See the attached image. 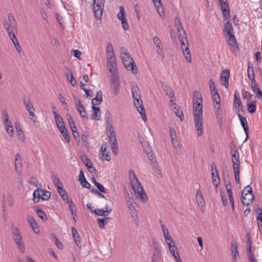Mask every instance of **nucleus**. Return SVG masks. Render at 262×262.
<instances>
[{"label": "nucleus", "mask_w": 262, "mask_h": 262, "mask_svg": "<svg viewBox=\"0 0 262 262\" xmlns=\"http://www.w3.org/2000/svg\"><path fill=\"white\" fill-rule=\"evenodd\" d=\"M113 56H115L113 47L111 42H108L106 49V57Z\"/></svg>", "instance_id": "33"}, {"label": "nucleus", "mask_w": 262, "mask_h": 262, "mask_svg": "<svg viewBox=\"0 0 262 262\" xmlns=\"http://www.w3.org/2000/svg\"><path fill=\"white\" fill-rule=\"evenodd\" d=\"M11 233L12 238L17 248L21 253H24L25 252V247L19 230L17 227L13 226L11 229Z\"/></svg>", "instance_id": "6"}, {"label": "nucleus", "mask_w": 262, "mask_h": 262, "mask_svg": "<svg viewBox=\"0 0 262 262\" xmlns=\"http://www.w3.org/2000/svg\"><path fill=\"white\" fill-rule=\"evenodd\" d=\"M159 223L161 227L162 233L166 243L173 240L170 236L168 229L164 224V222L162 220L159 221Z\"/></svg>", "instance_id": "18"}, {"label": "nucleus", "mask_w": 262, "mask_h": 262, "mask_svg": "<svg viewBox=\"0 0 262 262\" xmlns=\"http://www.w3.org/2000/svg\"><path fill=\"white\" fill-rule=\"evenodd\" d=\"M69 209L72 215H75V213L76 212V206L73 203V202H70L69 204Z\"/></svg>", "instance_id": "60"}, {"label": "nucleus", "mask_w": 262, "mask_h": 262, "mask_svg": "<svg viewBox=\"0 0 262 262\" xmlns=\"http://www.w3.org/2000/svg\"><path fill=\"white\" fill-rule=\"evenodd\" d=\"M176 28L177 30L178 35L180 37L182 35V33H185L184 30L183 29V28L181 25H177V27H176Z\"/></svg>", "instance_id": "62"}, {"label": "nucleus", "mask_w": 262, "mask_h": 262, "mask_svg": "<svg viewBox=\"0 0 262 262\" xmlns=\"http://www.w3.org/2000/svg\"><path fill=\"white\" fill-rule=\"evenodd\" d=\"M257 103L256 100L253 101L251 103L247 104V110L248 112L253 114L256 112Z\"/></svg>", "instance_id": "35"}, {"label": "nucleus", "mask_w": 262, "mask_h": 262, "mask_svg": "<svg viewBox=\"0 0 262 262\" xmlns=\"http://www.w3.org/2000/svg\"><path fill=\"white\" fill-rule=\"evenodd\" d=\"M53 113L55 116V122L57 127L64 124L62 118L59 115L57 114L55 111H53Z\"/></svg>", "instance_id": "37"}, {"label": "nucleus", "mask_w": 262, "mask_h": 262, "mask_svg": "<svg viewBox=\"0 0 262 262\" xmlns=\"http://www.w3.org/2000/svg\"><path fill=\"white\" fill-rule=\"evenodd\" d=\"M169 133L171 140L178 139L177 134L174 128L170 127L169 128Z\"/></svg>", "instance_id": "58"}, {"label": "nucleus", "mask_w": 262, "mask_h": 262, "mask_svg": "<svg viewBox=\"0 0 262 262\" xmlns=\"http://www.w3.org/2000/svg\"><path fill=\"white\" fill-rule=\"evenodd\" d=\"M215 107L216 108L215 112L216 117L217 120L221 121L222 120V112L221 110V104L215 105Z\"/></svg>", "instance_id": "42"}, {"label": "nucleus", "mask_w": 262, "mask_h": 262, "mask_svg": "<svg viewBox=\"0 0 262 262\" xmlns=\"http://www.w3.org/2000/svg\"><path fill=\"white\" fill-rule=\"evenodd\" d=\"M230 76V71L229 70H223L220 75L221 82L222 85L227 88L229 86V79Z\"/></svg>", "instance_id": "19"}, {"label": "nucleus", "mask_w": 262, "mask_h": 262, "mask_svg": "<svg viewBox=\"0 0 262 262\" xmlns=\"http://www.w3.org/2000/svg\"><path fill=\"white\" fill-rule=\"evenodd\" d=\"M131 89L132 96L134 99V103L137 110L141 115V116L144 122L147 120L145 111L141 99V92L136 82H132L131 83Z\"/></svg>", "instance_id": "3"}, {"label": "nucleus", "mask_w": 262, "mask_h": 262, "mask_svg": "<svg viewBox=\"0 0 262 262\" xmlns=\"http://www.w3.org/2000/svg\"><path fill=\"white\" fill-rule=\"evenodd\" d=\"M193 115L194 122L198 136H202L204 134L203 119V99L201 93L195 91L193 93Z\"/></svg>", "instance_id": "1"}, {"label": "nucleus", "mask_w": 262, "mask_h": 262, "mask_svg": "<svg viewBox=\"0 0 262 262\" xmlns=\"http://www.w3.org/2000/svg\"><path fill=\"white\" fill-rule=\"evenodd\" d=\"M58 96L60 101L61 102L62 104L64 105V108L68 110L69 106L66 101L64 96L61 94H59L58 95Z\"/></svg>", "instance_id": "54"}, {"label": "nucleus", "mask_w": 262, "mask_h": 262, "mask_svg": "<svg viewBox=\"0 0 262 262\" xmlns=\"http://www.w3.org/2000/svg\"><path fill=\"white\" fill-rule=\"evenodd\" d=\"M195 200L198 207L201 209H204L205 206V201L203 193L200 189H198L195 195Z\"/></svg>", "instance_id": "20"}, {"label": "nucleus", "mask_w": 262, "mask_h": 262, "mask_svg": "<svg viewBox=\"0 0 262 262\" xmlns=\"http://www.w3.org/2000/svg\"><path fill=\"white\" fill-rule=\"evenodd\" d=\"M127 205L129 210V213L131 216L134 223L136 225H139V219L137 211L135 206H134L130 201H127Z\"/></svg>", "instance_id": "15"}, {"label": "nucleus", "mask_w": 262, "mask_h": 262, "mask_svg": "<svg viewBox=\"0 0 262 262\" xmlns=\"http://www.w3.org/2000/svg\"><path fill=\"white\" fill-rule=\"evenodd\" d=\"M107 60V66L108 71L111 75H119L117 70L116 56L106 57Z\"/></svg>", "instance_id": "11"}, {"label": "nucleus", "mask_w": 262, "mask_h": 262, "mask_svg": "<svg viewBox=\"0 0 262 262\" xmlns=\"http://www.w3.org/2000/svg\"><path fill=\"white\" fill-rule=\"evenodd\" d=\"M81 159L85 165L88 167V169L92 168L93 164L86 155H82L81 156Z\"/></svg>", "instance_id": "36"}, {"label": "nucleus", "mask_w": 262, "mask_h": 262, "mask_svg": "<svg viewBox=\"0 0 262 262\" xmlns=\"http://www.w3.org/2000/svg\"><path fill=\"white\" fill-rule=\"evenodd\" d=\"M14 125L18 139L21 142H24L25 139V136L19 125L17 123H15Z\"/></svg>", "instance_id": "29"}, {"label": "nucleus", "mask_w": 262, "mask_h": 262, "mask_svg": "<svg viewBox=\"0 0 262 262\" xmlns=\"http://www.w3.org/2000/svg\"><path fill=\"white\" fill-rule=\"evenodd\" d=\"M179 39L181 45V48L183 51L185 58L188 62L191 63L192 61L191 56L189 51L187 39L185 37L180 38V37Z\"/></svg>", "instance_id": "10"}, {"label": "nucleus", "mask_w": 262, "mask_h": 262, "mask_svg": "<svg viewBox=\"0 0 262 262\" xmlns=\"http://www.w3.org/2000/svg\"><path fill=\"white\" fill-rule=\"evenodd\" d=\"M172 141V144L177 151H179L181 149V145L178 139H174Z\"/></svg>", "instance_id": "55"}, {"label": "nucleus", "mask_w": 262, "mask_h": 262, "mask_svg": "<svg viewBox=\"0 0 262 262\" xmlns=\"http://www.w3.org/2000/svg\"><path fill=\"white\" fill-rule=\"evenodd\" d=\"M3 205H8L9 207H12L14 205L13 199L9 193L4 195L3 198Z\"/></svg>", "instance_id": "27"}, {"label": "nucleus", "mask_w": 262, "mask_h": 262, "mask_svg": "<svg viewBox=\"0 0 262 262\" xmlns=\"http://www.w3.org/2000/svg\"><path fill=\"white\" fill-rule=\"evenodd\" d=\"M129 178L130 183L133 189L134 190L135 195L142 202L145 203L148 201V196L144 190L142 185L138 180L135 173L132 169L129 170Z\"/></svg>", "instance_id": "2"}, {"label": "nucleus", "mask_w": 262, "mask_h": 262, "mask_svg": "<svg viewBox=\"0 0 262 262\" xmlns=\"http://www.w3.org/2000/svg\"><path fill=\"white\" fill-rule=\"evenodd\" d=\"M67 117L72 130L74 131V129H77L74 121L71 115L70 114H68L67 115Z\"/></svg>", "instance_id": "44"}, {"label": "nucleus", "mask_w": 262, "mask_h": 262, "mask_svg": "<svg viewBox=\"0 0 262 262\" xmlns=\"http://www.w3.org/2000/svg\"><path fill=\"white\" fill-rule=\"evenodd\" d=\"M238 117L239 119L241 125L242 127H243V129L245 132L246 134H247V132L249 130V127L248 125L247 120L246 117H243L241 114H238Z\"/></svg>", "instance_id": "28"}, {"label": "nucleus", "mask_w": 262, "mask_h": 262, "mask_svg": "<svg viewBox=\"0 0 262 262\" xmlns=\"http://www.w3.org/2000/svg\"><path fill=\"white\" fill-rule=\"evenodd\" d=\"M221 9L223 16L225 20H229L230 18L229 6L227 2H223L221 3Z\"/></svg>", "instance_id": "21"}, {"label": "nucleus", "mask_w": 262, "mask_h": 262, "mask_svg": "<svg viewBox=\"0 0 262 262\" xmlns=\"http://www.w3.org/2000/svg\"><path fill=\"white\" fill-rule=\"evenodd\" d=\"M231 251L233 262H237V257L239 255L238 251V246L236 242H233L231 244Z\"/></svg>", "instance_id": "25"}, {"label": "nucleus", "mask_w": 262, "mask_h": 262, "mask_svg": "<svg viewBox=\"0 0 262 262\" xmlns=\"http://www.w3.org/2000/svg\"><path fill=\"white\" fill-rule=\"evenodd\" d=\"M112 211V209H108L106 208V209H101L98 210H94V213L99 216H105L108 214Z\"/></svg>", "instance_id": "34"}, {"label": "nucleus", "mask_w": 262, "mask_h": 262, "mask_svg": "<svg viewBox=\"0 0 262 262\" xmlns=\"http://www.w3.org/2000/svg\"><path fill=\"white\" fill-rule=\"evenodd\" d=\"M210 90L211 91V93L217 92L216 87L215 86L214 82L212 79H210L209 81Z\"/></svg>", "instance_id": "56"}, {"label": "nucleus", "mask_w": 262, "mask_h": 262, "mask_svg": "<svg viewBox=\"0 0 262 262\" xmlns=\"http://www.w3.org/2000/svg\"><path fill=\"white\" fill-rule=\"evenodd\" d=\"M228 43L231 47L230 49L232 52H235L238 49V46L234 35H229Z\"/></svg>", "instance_id": "24"}, {"label": "nucleus", "mask_w": 262, "mask_h": 262, "mask_svg": "<svg viewBox=\"0 0 262 262\" xmlns=\"http://www.w3.org/2000/svg\"><path fill=\"white\" fill-rule=\"evenodd\" d=\"M225 31L227 32V34L229 36L230 35H233V28L231 24L229 21H227L225 24Z\"/></svg>", "instance_id": "38"}, {"label": "nucleus", "mask_w": 262, "mask_h": 262, "mask_svg": "<svg viewBox=\"0 0 262 262\" xmlns=\"http://www.w3.org/2000/svg\"><path fill=\"white\" fill-rule=\"evenodd\" d=\"M27 221L33 231L35 233H38L39 232V228L37 223L34 218L31 216L28 215L27 216Z\"/></svg>", "instance_id": "26"}, {"label": "nucleus", "mask_w": 262, "mask_h": 262, "mask_svg": "<svg viewBox=\"0 0 262 262\" xmlns=\"http://www.w3.org/2000/svg\"><path fill=\"white\" fill-rule=\"evenodd\" d=\"M108 142L110 144L117 143V139L116 138L115 133L110 134V135L108 136Z\"/></svg>", "instance_id": "57"}, {"label": "nucleus", "mask_w": 262, "mask_h": 262, "mask_svg": "<svg viewBox=\"0 0 262 262\" xmlns=\"http://www.w3.org/2000/svg\"><path fill=\"white\" fill-rule=\"evenodd\" d=\"M75 105L76 110L80 114L81 117L83 119L87 120L88 119V115L83 105L81 103L79 99L76 97H74Z\"/></svg>", "instance_id": "14"}, {"label": "nucleus", "mask_w": 262, "mask_h": 262, "mask_svg": "<svg viewBox=\"0 0 262 262\" xmlns=\"http://www.w3.org/2000/svg\"><path fill=\"white\" fill-rule=\"evenodd\" d=\"M104 2V0H94L93 10L95 16L97 19H100L102 18Z\"/></svg>", "instance_id": "9"}, {"label": "nucleus", "mask_w": 262, "mask_h": 262, "mask_svg": "<svg viewBox=\"0 0 262 262\" xmlns=\"http://www.w3.org/2000/svg\"><path fill=\"white\" fill-rule=\"evenodd\" d=\"M81 185L86 188L91 187V184L86 181V179L80 181Z\"/></svg>", "instance_id": "64"}, {"label": "nucleus", "mask_w": 262, "mask_h": 262, "mask_svg": "<svg viewBox=\"0 0 262 262\" xmlns=\"http://www.w3.org/2000/svg\"><path fill=\"white\" fill-rule=\"evenodd\" d=\"M164 90L166 94L170 98L174 97V92L172 89L168 86L165 85L164 87Z\"/></svg>", "instance_id": "50"}, {"label": "nucleus", "mask_w": 262, "mask_h": 262, "mask_svg": "<svg viewBox=\"0 0 262 262\" xmlns=\"http://www.w3.org/2000/svg\"><path fill=\"white\" fill-rule=\"evenodd\" d=\"M4 126L8 135L12 137L13 135V126L11 121L4 123Z\"/></svg>", "instance_id": "32"}, {"label": "nucleus", "mask_w": 262, "mask_h": 262, "mask_svg": "<svg viewBox=\"0 0 262 262\" xmlns=\"http://www.w3.org/2000/svg\"><path fill=\"white\" fill-rule=\"evenodd\" d=\"M169 249V251L173 256L177 262H183L180 257L178 248L176 246V243L173 240L166 243Z\"/></svg>", "instance_id": "13"}, {"label": "nucleus", "mask_w": 262, "mask_h": 262, "mask_svg": "<svg viewBox=\"0 0 262 262\" xmlns=\"http://www.w3.org/2000/svg\"><path fill=\"white\" fill-rule=\"evenodd\" d=\"M248 254L249 255V261L250 262H257L255 259V256L254 254L252 253L251 248L250 247L248 252Z\"/></svg>", "instance_id": "59"}, {"label": "nucleus", "mask_w": 262, "mask_h": 262, "mask_svg": "<svg viewBox=\"0 0 262 262\" xmlns=\"http://www.w3.org/2000/svg\"><path fill=\"white\" fill-rule=\"evenodd\" d=\"M254 199L252 188L250 185L246 186L242 192V202L244 205L248 206L252 204Z\"/></svg>", "instance_id": "7"}, {"label": "nucleus", "mask_w": 262, "mask_h": 262, "mask_svg": "<svg viewBox=\"0 0 262 262\" xmlns=\"http://www.w3.org/2000/svg\"><path fill=\"white\" fill-rule=\"evenodd\" d=\"M233 168L234 171V174L235 177V179L236 183L237 184L240 183V179H239V169H240V165H239V161L233 162Z\"/></svg>", "instance_id": "22"}, {"label": "nucleus", "mask_w": 262, "mask_h": 262, "mask_svg": "<svg viewBox=\"0 0 262 262\" xmlns=\"http://www.w3.org/2000/svg\"><path fill=\"white\" fill-rule=\"evenodd\" d=\"M238 92L237 90H235L234 92V100L233 105L234 107L236 108H239L242 107V102L239 99L238 95Z\"/></svg>", "instance_id": "31"}, {"label": "nucleus", "mask_w": 262, "mask_h": 262, "mask_svg": "<svg viewBox=\"0 0 262 262\" xmlns=\"http://www.w3.org/2000/svg\"><path fill=\"white\" fill-rule=\"evenodd\" d=\"M212 97L214 103H215L216 105L221 104L220 97L218 92L211 93Z\"/></svg>", "instance_id": "45"}, {"label": "nucleus", "mask_w": 262, "mask_h": 262, "mask_svg": "<svg viewBox=\"0 0 262 262\" xmlns=\"http://www.w3.org/2000/svg\"><path fill=\"white\" fill-rule=\"evenodd\" d=\"M8 22L4 23V27L6 29L12 42L14 43L15 40H18L15 36V34L17 32V26L14 17L11 14H8Z\"/></svg>", "instance_id": "5"}, {"label": "nucleus", "mask_w": 262, "mask_h": 262, "mask_svg": "<svg viewBox=\"0 0 262 262\" xmlns=\"http://www.w3.org/2000/svg\"><path fill=\"white\" fill-rule=\"evenodd\" d=\"M152 257L161 259L162 257V248L153 249Z\"/></svg>", "instance_id": "43"}, {"label": "nucleus", "mask_w": 262, "mask_h": 262, "mask_svg": "<svg viewBox=\"0 0 262 262\" xmlns=\"http://www.w3.org/2000/svg\"><path fill=\"white\" fill-rule=\"evenodd\" d=\"M258 228L260 230L262 228V210H258V215L257 216Z\"/></svg>", "instance_id": "49"}, {"label": "nucleus", "mask_w": 262, "mask_h": 262, "mask_svg": "<svg viewBox=\"0 0 262 262\" xmlns=\"http://www.w3.org/2000/svg\"><path fill=\"white\" fill-rule=\"evenodd\" d=\"M101 192H105V189L104 187V186L101 185L100 183H95V185Z\"/></svg>", "instance_id": "63"}, {"label": "nucleus", "mask_w": 262, "mask_h": 262, "mask_svg": "<svg viewBox=\"0 0 262 262\" xmlns=\"http://www.w3.org/2000/svg\"><path fill=\"white\" fill-rule=\"evenodd\" d=\"M247 72L249 78L251 80H254V74L253 69L252 67H250V64L248 66Z\"/></svg>", "instance_id": "51"}, {"label": "nucleus", "mask_w": 262, "mask_h": 262, "mask_svg": "<svg viewBox=\"0 0 262 262\" xmlns=\"http://www.w3.org/2000/svg\"><path fill=\"white\" fill-rule=\"evenodd\" d=\"M156 52L159 55V57L162 59H164L165 57V54L164 49L162 47V45L156 47Z\"/></svg>", "instance_id": "40"}, {"label": "nucleus", "mask_w": 262, "mask_h": 262, "mask_svg": "<svg viewBox=\"0 0 262 262\" xmlns=\"http://www.w3.org/2000/svg\"><path fill=\"white\" fill-rule=\"evenodd\" d=\"M53 183L57 189L63 187V185L60 179L57 177H55L53 179Z\"/></svg>", "instance_id": "53"}, {"label": "nucleus", "mask_w": 262, "mask_h": 262, "mask_svg": "<svg viewBox=\"0 0 262 262\" xmlns=\"http://www.w3.org/2000/svg\"><path fill=\"white\" fill-rule=\"evenodd\" d=\"M152 40L156 47L162 45L161 39L158 36H154Z\"/></svg>", "instance_id": "61"}, {"label": "nucleus", "mask_w": 262, "mask_h": 262, "mask_svg": "<svg viewBox=\"0 0 262 262\" xmlns=\"http://www.w3.org/2000/svg\"><path fill=\"white\" fill-rule=\"evenodd\" d=\"M33 202L37 203L39 199H41L43 201H47L51 198V192L49 191L37 189L35 190L33 193Z\"/></svg>", "instance_id": "8"}, {"label": "nucleus", "mask_w": 262, "mask_h": 262, "mask_svg": "<svg viewBox=\"0 0 262 262\" xmlns=\"http://www.w3.org/2000/svg\"><path fill=\"white\" fill-rule=\"evenodd\" d=\"M173 111L174 114L179 117L180 118L181 120L183 121V114L182 112V110L180 109L179 107L174 106L173 108Z\"/></svg>", "instance_id": "46"}, {"label": "nucleus", "mask_w": 262, "mask_h": 262, "mask_svg": "<svg viewBox=\"0 0 262 262\" xmlns=\"http://www.w3.org/2000/svg\"><path fill=\"white\" fill-rule=\"evenodd\" d=\"M93 113L92 114V119L99 120L100 119L101 113L99 107L94 106H92Z\"/></svg>", "instance_id": "30"}, {"label": "nucleus", "mask_w": 262, "mask_h": 262, "mask_svg": "<svg viewBox=\"0 0 262 262\" xmlns=\"http://www.w3.org/2000/svg\"><path fill=\"white\" fill-rule=\"evenodd\" d=\"M119 10L120 11L117 14V17L119 20H120L122 21V20H124L126 19L125 16V10L122 6L119 7Z\"/></svg>", "instance_id": "41"}, {"label": "nucleus", "mask_w": 262, "mask_h": 262, "mask_svg": "<svg viewBox=\"0 0 262 262\" xmlns=\"http://www.w3.org/2000/svg\"><path fill=\"white\" fill-rule=\"evenodd\" d=\"M66 76H67V77L68 80L70 81V83L71 84V85L74 87L76 86L77 84V81L75 79L72 72L70 71V74L69 73H67L66 74Z\"/></svg>", "instance_id": "39"}, {"label": "nucleus", "mask_w": 262, "mask_h": 262, "mask_svg": "<svg viewBox=\"0 0 262 262\" xmlns=\"http://www.w3.org/2000/svg\"><path fill=\"white\" fill-rule=\"evenodd\" d=\"M121 58L126 69L132 71L133 74H136L138 72V70L134 60L131 58L129 53L124 48L121 49Z\"/></svg>", "instance_id": "4"}, {"label": "nucleus", "mask_w": 262, "mask_h": 262, "mask_svg": "<svg viewBox=\"0 0 262 262\" xmlns=\"http://www.w3.org/2000/svg\"><path fill=\"white\" fill-rule=\"evenodd\" d=\"M211 177L213 185L217 188L220 183V180L219 176V172L217 170L215 163H212L211 165Z\"/></svg>", "instance_id": "16"}, {"label": "nucleus", "mask_w": 262, "mask_h": 262, "mask_svg": "<svg viewBox=\"0 0 262 262\" xmlns=\"http://www.w3.org/2000/svg\"><path fill=\"white\" fill-rule=\"evenodd\" d=\"M23 103L25 106L26 110L28 112L29 115L31 117H35V119H33V121L34 122H35L36 120V117L34 114L35 109L31 102L30 98H25L23 99Z\"/></svg>", "instance_id": "17"}, {"label": "nucleus", "mask_w": 262, "mask_h": 262, "mask_svg": "<svg viewBox=\"0 0 262 262\" xmlns=\"http://www.w3.org/2000/svg\"><path fill=\"white\" fill-rule=\"evenodd\" d=\"M120 86L119 75H111V87L115 95L117 96L119 94Z\"/></svg>", "instance_id": "12"}, {"label": "nucleus", "mask_w": 262, "mask_h": 262, "mask_svg": "<svg viewBox=\"0 0 262 262\" xmlns=\"http://www.w3.org/2000/svg\"><path fill=\"white\" fill-rule=\"evenodd\" d=\"M36 213L38 216L40 217L43 221H46L47 220V216L46 213L42 209H37Z\"/></svg>", "instance_id": "48"}, {"label": "nucleus", "mask_w": 262, "mask_h": 262, "mask_svg": "<svg viewBox=\"0 0 262 262\" xmlns=\"http://www.w3.org/2000/svg\"><path fill=\"white\" fill-rule=\"evenodd\" d=\"M108 218L98 219L97 222L101 228H104V226L108 223Z\"/></svg>", "instance_id": "47"}, {"label": "nucleus", "mask_w": 262, "mask_h": 262, "mask_svg": "<svg viewBox=\"0 0 262 262\" xmlns=\"http://www.w3.org/2000/svg\"><path fill=\"white\" fill-rule=\"evenodd\" d=\"M106 144L102 145L99 154V157L103 161H109L111 160V156L106 151Z\"/></svg>", "instance_id": "23"}, {"label": "nucleus", "mask_w": 262, "mask_h": 262, "mask_svg": "<svg viewBox=\"0 0 262 262\" xmlns=\"http://www.w3.org/2000/svg\"><path fill=\"white\" fill-rule=\"evenodd\" d=\"M232 162L239 161V155L237 151V150H235L232 152Z\"/></svg>", "instance_id": "52"}]
</instances>
